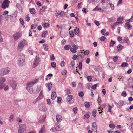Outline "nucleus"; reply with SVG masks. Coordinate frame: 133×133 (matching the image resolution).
I'll use <instances>...</instances> for the list:
<instances>
[{
    "instance_id": "obj_58",
    "label": "nucleus",
    "mask_w": 133,
    "mask_h": 133,
    "mask_svg": "<svg viewBox=\"0 0 133 133\" xmlns=\"http://www.w3.org/2000/svg\"><path fill=\"white\" fill-rule=\"evenodd\" d=\"M47 104L49 105H50L51 104V102H50V100L49 99H48L47 100Z\"/></svg>"
},
{
    "instance_id": "obj_52",
    "label": "nucleus",
    "mask_w": 133,
    "mask_h": 133,
    "mask_svg": "<svg viewBox=\"0 0 133 133\" xmlns=\"http://www.w3.org/2000/svg\"><path fill=\"white\" fill-rule=\"evenodd\" d=\"M82 62H79V65H78V68L80 69H81L82 67Z\"/></svg>"
},
{
    "instance_id": "obj_42",
    "label": "nucleus",
    "mask_w": 133,
    "mask_h": 133,
    "mask_svg": "<svg viewBox=\"0 0 133 133\" xmlns=\"http://www.w3.org/2000/svg\"><path fill=\"white\" fill-rule=\"evenodd\" d=\"M75 65V63L74 61H71L70 64V67H71L74 66Z\"/></svg>"
},
{
    "instance_id": "obj_38",
    "label": "nucleus",
    "mask_w": 133,
    "mask_h": 133,
    "mask_svg": "<svg viewBox=\"0 0 133 133\" xmlns=\"http://www.w3.org/2000/svg\"><path fill=\"white\" fill-rule=\"evenodd\" d=\"M14 115H10L9 118V121L11 122H12L14 120Z\"/></svg>"
},
{
    "instance_id": "obj_51",
    "label": "nucleus",
    "mask_w": 133,
    "mask_h": 133,
    "mask_svg": "<svg viewBox=\"0 0 133 133\" xmlns=\"http://www.w3.org/2000/svg\"><path fill=\"white\" fill-rule=\"evenodd\" d=\"M97 85L98 84H95L91 87V88L93 90H95Z\"/></svg>"
},
{
    "instance_id": "obj_17",
    "label": "nucleus",
    "mask_w": 133,
    "mask_h": 133,
    "mask_svg": "<svg viewBox=\"0 0 133 133\" xmlns=\"http://www.w3.org/2000/svg\"><path fill=\"white\" fill-rule=\"evenodd\" d=\"M56 120L57 122H60L62 119V117L60 115H58L56 116Z\"/></svg>"
},
{
    "instance_id": "obj_48",
    "label": "nucleus",
    "mask_w": 133,
    "mask_h": 133,
    "mask_svg": "<svg viewBox=\"0 0 133 133\" xmlns=\"http://www.w3.org/2000/svg\"><path fill=\"white\" fill-rule=\"evenodd\" d=\"M121 95L122 96L124 97H126L127 95L126 92L125 91H123Z\"/></svg>"
},
{
    "instance_id": "obj_7",
    "label": "nucleus",
    "mask_w": 133,
    "mask_h": 133,
    "mask_svg": "<svg viewBox=\"0 0 133 133\" xmlns=\"http://www.w3.org/2000/svg\"><path fill=\"white\" fill-rule=\"evenodd\" d=\"M21 36V34L18 32H17L13 34V37L14 40L16 41L19 39Z\"/></svg>"
},
{
    "instance_id": "obj_6",
    "label": "nucleus",
    "mask_w": 133,
    "mask_h": 133,
    "mask_svg": "<svg viewBox=\"0 0 133 133\" xmlns=\"http://www.w3.org/2000/svg\"><path fill=\"white\" fill-rule=\"evenodd\" d=\"M6 81V79L4 77H0V90L2 89L4 86V85L3 83Z\"/></svg>"
},
{
    "instance_id": "obj_14",
    "label": "nucleus",
    "mask_w": 133,
    "mask_h": 133,
    "mask_svg": "<svg viewBox=\"0 0 133 133\" xmlns=\"http://www.w3.org/2000/svg\"><path fill=\"white\" fill-rule=\"evenodd\" d=\"M55 130L58 131H60L63 129V127L58 124H55Z\"/></svg>"
},
{
    "instance_id": "obj_37",
    "label": "nucleus",
    "mask_w": 133,
    "mask_h": 133,
    "mask_svg": "<svg viewBox=\"0 0 133 133\" xmlns=\"http://www.w3.org/2000/svg\"><path fill=\"white\" fill-rule=\"evenodd\" d=\"M128 65V64L126 62H123L121 65V66L122 67H125Z\"/></svg>"
},
{
    "instance_id": "obj_63",
    "label": "nucleus",
    "mask_w": 133,
    "mask_h": 133,
    "mask_svg": "<svg viewBox=\"0 0 133 133\" xmlns=\"http://www.w3.org/2000/svg\"><path fill=\"white\" fill-rule=\"evenodd\" d=\"M8 12H9L7 10H5L3 12V15H5L7 14Z\"/></svg>"
},
{
    "instance_id": "obj_40",
    "label": "nucleus",
    "mask_w": 133,
    "mask_h": 133,
    "mask_svg": "<svg viewBox=\"0 0 133 133\" xmlns=\"http://www.w3.org/2000/svg\"><path fill=\"white\" fill-rule=\"evenodd\" d=\"M94 22L97 26H98L100 25V23L99 22L95 20Z\"/></svg>"
},
{
    "instance_id": "obj_18",
    "label": "nucleus",
    "mask_w": 133,
    "mask_h": 133,
    "mask_svg": "<svg viewBox=\"0 0 133 133\" xmlns=\"http://www.w3.org/2000/svg\"><path fill=\"white\" fill-rule=\"evenodd\" d=\"M85 77L87 78L88 81L89 82H90L91 81L92 77L91 76H88L87 74L85 75Z\"/></svg>"
},
{
    "instance_id": "obj_24",
    "label": "nucleus",
    "mask_w": 133,
    "mask_h": 133,
    "mask_svg": "<svg viewBox=\"0 0 133 133\" xmlns=\"http://www.w3.org/2000/svg\"><path fill=\"white\" fill-rule=\"evenodd\" d=\"M58 12L57 11H56V16H58L59 15H60L61 17H63V13H62V11H58Z\"/></svg>"
},
{
    "instance_id": "obj_20",
    "label": "nucleus",
    "mask_w": 133,
    "mask_h": 133,
    "mask_svg": "<svg viewBox=\"0 0 133 133\" xmlns=\"http://www.w3.org/2000/svg\"><path fill=\"white\" fill-rule=\"evenodd\" d=\"M79 29L77 27H76L74 29L75 34L77 36H78L79 34Z\"/></svg>"
},
{
    "instance_id": "obj_57",
    "label": "nucleus",
    "mask_w": 133,
    "mask_h": 133,
    "mask_svg": "<svg viewBox=\"0 0 133 133\" xmlns=\"http://www.w3.org/2000/svg\"><path fill=\"white\" fill-rule=\"evenodd\" d=\"M82 11L83 12L85 13H86L87 12V10L86 8H83Z\"/></svg>"
},
{
    "instance_id": "obj_16",
    "label": "nucleus",
    "mask_w": 133,
    "mask_h": 133,
    "mask_svg": "<svg viewBox=\"0 0 133 133\" xmlns=\"http://www.w3.org/2000/svg\"><path fill=\"white\" fill-rule=\"evenodd\" d=\"M45 115H44L43 116L41 117L39 119V122L40 123L43 122L45 120Z\"/></svg>"
},
{
    "instance_id": "obj_25",
    "label": "nucleus",
    "mask_w": 133,
    "mask_h": 133,
    "mask_svg": "<svg viewBox=\"0 0 133 133\" xmlns=\"http://www.w3.org/2000/svg\"><path fill=\"white\" fill-rule=\"evenodd\" d=\"M47 34L48 32L47 31H44L43 33L41 35L42 37L43 38L45 37Z\"/></svg>"
},
{
    "instance_id": "obj_50",
    "label": "nucleus",
    "mask_w": 133,
    "mask_h": 133,
    "mask_svg": "<svg viewBox=\"0 0 133 133\" xmlns=\"http://www.w3.org/2000/svg\"><path fill=\"white\" fill-rule=\"evenodd\" d=\"M118 60V57L117 56H116L113 58V60L114 62H116Z\"/></svg>"
},
{
    "instance_id": "obj_8",
    "label": "nucleus",
    "mask_w": 133,
    "mask_h": 133,
    "mask_svg": "<svg viewBox=\"0 0 133 133\" xmlns=\"http://www.w3.org/2000/svg\"><path fill=\"white\" fill-rule=\"evenodd\" d=\"M39 108L40 111H45L47 110V108L44 105L42 104H40Z\"/></svg>"
},
{
    "instance_id": "obj_13",
    "label": "nucleus",
    "mask_w": 133,
    "mask_h": 133,
    "mask_svg": "<svg viewBox=\"0 0 133 133\" xmlns=\"http://www.w3.org/2000/svg\"><path fill=\"white\" fill-rule=\"evenodd\" d=\"M92 125V130L94 132H96L97 131V126L96 122L93 123Z\"/></svg>"
},
{
    "instance_id": "obj_34",
    "label": "nucleus",
    "mask_w": 133,
    "mask_h": 133,
    "mask_svg": "<svg viewBox=\"0 0 133 133\" xmlns=\"http://www.w3.org/2000/svg\"><path fill=\"white\" fill-rule=\"evenodd\" d=\"M69 33L70 35V36L71 37H73L74 36V34L73 31H69Z\"/></svg>"
},
{
    "instance_id": "obj_41",
    "label": "nucleus",
    "mask_w": 133,
    "mask_h": 133,
    "mask_svg": "<svg viewBox=\"0 0 133 133\" xmlns=\"http://www.w3.org/2000/svg\"><path fill=\"white\" fill-rule=\"evenodd\" d=\"M117 48L119 51H120L122 48V46L121 45H119L118 46Z\"/></svg>"
},
{
    "instance_id": "obj_28",
    "label": "nucleus",
    "mask_w": 133,
    "mask_h": 133,
    "mask_svg": "<svg viewBox=\"0 0 133 133\" xmlns=\"http://www.w3.org/2000/svg\"><path fill=\"white\" fill-rule=\"evenodd\" d=\"M47 86L48 89L50 90L52 87V84L51 83H49L48 84Z\"/></svg>"
},
{
    "instance_id": "obj_26",
    "label": "nucleus",
    "mask_w": 133,
    "mask_h": 133,
    "mask_svg": "<svg viewBox=\"0 0 133 133\" xmlns=\"http://www.w3.org/2000/svg\"><path fill=\"white\" fill-rule=\"evenodd\" d=\"M43 47L44 49L45 50L48 51L49 48V46L47 44H43Z\"/></svg>"
},
{
    "instance_id": "obj_60",
    "label": "nucleus",
    "mask_w": 133,
    "mask_h": 133,
    "mask_svg": "<svg viewBox=\"0 0 133 133\" xmlns=\"http://www.w3.org/2000/svg\"><path fill=\"white\" fill-rule=\"evenodd\" d=\"M67 71L65 70H63L62 72V75H65L66 74Z\"/></svg>"
},
{
    "instance_id": "obj_31",
    "label": "nucleus",
    "mask_w": 133,
    "mask_h": 133,
    "mask_svg": "<svg viewBox=\"0 0 133 133\" xmlns=\"http://www.w3.org/2000/svg\"><path fill=\"white\" fill-rule=\"evenodd\" d=\"M97 112V110H94L92 113V115L94 117H95L96 116V113Z\"/></svg>"
},
{
    "instance_id": "obj_43",
    "label": "nucleus",
    "mask_w": 133,
    "mask_h": 133,
    "mask_svg": "<svg viewBox=\"0 0 133 133\" xmlns=\"http://www.w3.org/2000/svg\"><path fill=\"white\" fill-rule=\"evenodd\" d=\"M115 44V42L113 41L112 40H111V41L110 43V44L109 46L110 47L111 46H113V45Z\"/></svg>"
},
{
    "instance_id": "obj_9",
    "label": "nucleus",
    "mask_w": 133,
    "mask_h": 133,
    "mask_svg": "<svg viewBox=\"0 0 133 133\" xmlns=\"http://www.w3.org/2000/svg\"><path fill=\"white\" fill-rule=\"evenodd\" d=\"M10 84L13 90L16 89L17 84L15 81L13 80L11 81L10 82Z\"/></svg>"
},
{
    "instance_id": "obj_11",
    "label": "nucleus",
    "mask_w": 133,
    "mask_h": 133,
    "mask_svg": "<svg viewBox=\"0 0 133 133\" xmlns=\"http://www.w3.org/2000/svg\"><path fill=\"white\" fill-rule=\"evenodd\" d=\"M72 47H71L70 50L73 53L76 52V49L78 48L77 46L75 44H73L72 45Z\"/></svg>"
},
{
    "instance_id": "obj_35",
    "label": "nucleus",
    "mask_w": 133,
    "mask_h": 133,
    "mask_svg": "<svg viewBox=\"0 0 133 133\" xmlns=\"http://www.w3.org/2000/svg\"><path fill=\"white\" fill-rule=\"evenodd\" d=\"M71 46L70 45H68L65 46L64 47V49L66 50H68L70 48Z\"/></svg>"
},
{
    "instance_id": "obj_21",
    "label": "nucleus",
    "mask_w": 133,
    "mask_h": 133,
    "mask_svg": "<svg viewBox=\"0 0 133 133\" xmlns=\"http://www.w3.org/2000/svg\"><path fill=\"white\" fill-rule=\"evenodd\" d=\"M125 26L127 27V29L131 28H132V26L130 24L129 22H127L125 24Z\"/></svg>"
},
{
    "instance_id": "obj_54",
    "label": "nucleus",
    "mask_w": 133,
    "mask_h": 133,
    "mask_svg": "<svg viewBox=\"0 0 133 133\" xmlns=\"http://www.w3.org/2000/svg\"><path fill=\"white\" fill-rule=\"evenodd\" d=\"M65 64V63L64 61H62L60 63V65L61 66H64Z\"/></svg>"
},
{
    "instance_id": "obj_22",
    "label": "nucleus",
    "mask_w": 133,
    "mask_h": 133,
    "mask_svg": "<svg viewBox=\"0 0 133 133\" xmlns=\"http://www.w3.org/2000/svg\"><path fill=\"white\" fill-rule=\"evenodd\" d=\"M45 127L44 125H43L41 128L39 133H45Z\"/></svg>"
},
{
    "instance_id": "obj_12",
    "label": "nucleus",
    "mask_w": 133,
    "mask_h": 133,
    "mask_svg": "<svg viewBox=\"0 0 133 133\" xmlns=\"http://www.w3.org/2000/svg\"><path fill=\"white\" fill-rule=\"evenodd\" d=\"M39 59L38 58H37V56L36 57V58L34 61V62L33 64L35 66H33V67L34 68L36 67L38 65L39 63Z\"/></svg>"
},
{
    "instance_id": "obj_3",
    "label": "nucleus",
    "mask_w": 133,
    "mask_h": 133,
    "mask_svg": "<svg viewBox=\"0 0 133 133\" xmlns=\"http://www.w3.org/2000/svg\"><path fill=\"white\" fill-rule=\"evenodd\" d=\"M10 69L8 68H5L0 70V76H3L8 74L10 71Z\"/></svg>"
},
{
    "instance_id": "obj_23",
    "label": "nucleus",
    "mask_w": 133,
    "mask_h": 133,
    "mask_svg": "<svg viewBox=\"0 0 133 133\" xmlns=\"http://www.w3.org/2000/svg\"><path fill=\"white\" fill-rule=\"evenodd\" d=\"M72 98V96L71 95H69L67 98L66 99L68 102L70 101Z\"/></svg>"
},
{
    "instance_id": "obj_1",
    "label": "nucleus",
    "mask_w": 133,
    "mask_h": 133,
    "mask_svg": "<svg viewBox=\"0 0 133 133\" xmlns=\"http://www.w3.org/2000/svg\"><path fill=\"white\" fill-rule=\"evenodd\" d=\"M28 43L24 39L21 41H19L18 44L17 48V51L19 52H20L23 49L25 45H27Z\"/></svg>"
},
{
    "instance_id": "obj_30",
    "label": "nucleus",
    "mask_w": 133,
    "mask_h": 133,
    "mask_svg": "<svg viewBox=\"0 0 133 133\" xmlns=\"http://www.w3.org/2000/svg\"><path fill=\"white\" fill-rule=\"evenodd\" d=\"M123 22L121 21L116 22H115L114 24V26H116L117 25H118L119 24H122Z\"/></svg>"
},
{
    "instance_id": "obj_4",
    "label": "nucleus",
    "mask_w": 133,
    "mask_h": 133,
    "mask_svg": "<svg viewBox=\"0 0 133 133\" xmlns=\"http://www.w3.org/2000/svg\"><path fill=\"white\" fill-rule=\"evenodd\" d=\"M101 1L102 3V7L105 8H108L111 2V1L109 0H101Z\"/></svg>"
},
{
    "instance_id": "obj_2",
    "label": "nucleus",
    "mask_w": 133,
    "mask_h": 133,
    "mask_svg": "<svg viewBox=\"0 0 133 133\" xmlns=\"http://www.w3.org/2000/svg\"><path fill=\"white\" fill-rule=\"evenodd\" d=\"M18 64L20 66H23L25 64V55L24 54L21 53L18 56Z\"/></svg>"
},
{
    "instance_id": "obj_10",
    "label": "nucleus",
    "mask_w": 133,
    "mask_h": 133,
    "mask_svg": "<svg viewBox=\"0 0 133 133\" xmlns=\"http://www.w3.org/2000/svg\"><path fill=\"white\" fill-rule=\"evenodd\" d=\"M36 83L35 81H31L27 83V84L26 89H28L29 88H30L33 85Z\"/></svg>"
},
{
    "instance_id": "obj_44",
    "label": "nucleus",
    "mask_w": 133,
    "mask_h": 133,
    "mask_svg": "<svg viewBox=\"0 0 133 133\" xmlns=\"http://www.w3.org/2000/svg\"><path fill=\"white\" fill-rule=\"evenodd\" d=\"M37 26V24H32V25L31 26V28L32 29H34Z\"/></svg>"
},
{
    "instance_id": "obj_27",
    "label": "nucleus",
    "mask_w": 133,
    "mask_h": 133,
    "mask_svg": "<svg viewBox=\"0 0 133 133\" xmlns=\"http://www.w3.org/2000/svg\"><path fill=\"white\" fill-rule=\"evenodd\" d=\"M29 11L31 14H35L36 13L35 10L33 8H30L29 9Z\"/></svg>"
},
{
    "instance_id": "obj_61",
    "label": "nucleus",
    "mask_w": 133,
    "mask_h": 133,
    "mask_svg": "<svg viewBox=\"0 0 133 133\" xmlns=\"http://www.w3.org/2000/svg\"><path fill=\"white\" fill-rule=\"evenodd\" d=\"M109 5H110L111 8L112 10H113L114 9V6L113 4H112L111 3H110Z\"/></svg>"
},
{
    "instance_id": "obj_39",
    "label": "nucleus",
    "mask_w": 133,
    "mask_h": 133,
    "mask_svg": "<svg viewBox=\"0 0 133 133\" xmlns=\"http://www.w3.org/2000/svg\"><path fill=\"white\" fill-rule=\"evenodd\" d=\"M21 23L22 24V25L23 26V27H25L24 25V22L23 19L22 18H20L19 19Z\"/></svg>"
},
{
    "instance_id": "obj_33",
    "label": "nucleus",
    "mask_w": 133,
    "mask_h": 133,
    "mask_svg": "<svg viewBox=\"0 0 133 133\" xmlns=\"http://www.w3.org/2000/svg\"><path fill=\"white\" fill-rule=\"evenodd\" d=\"M42 26L44 28H47L49 26V24L48 23H44L42 24Z\"/></svg>"
},
{
    "instance_id": "obj_19",
    "label": "nucleus",
    "mask_w": 133,
    "mask_h": 133,
    "mask_svg": "<svg viewBox=\"0 0 133 133\" xmlns=\"http://www.w3.org/2000/svg\"><path fill=\"white\" fill-rule=\"evenodd\" d=\"M56 97V92H52L51 95V99L53 100H54Z\"/></svg>"
},
{
    "instance_id": "obj_59",
    "label": "nucleus",
    "mask_w": 133,
    "mask_h": 133,
    "mask_svg": "<svg viewBox=\"0 0 133 133\" xmlns=\"http://www.w3.org/2000/svg\"><path fill=\"white\" fill-rule=\"evenodd\" d=\"M29 14H27L26 15V20L27 22H29L30 20V18L29 17Z\"/></svg>"
},
{
    "instance_id": "obj_5",
    "label": "nucleus",
    "mask_w": 133,
    "mask_h": 133,
    "mask_svg": "<svg viewBox=\"0 0 133 133\" xmlns=\"http://www.w3.org/2000/svg\"><path fill=\"white\" fill-rule=\"evenodd\" d=\"M9 2L8 0H4L1 4V7L3 9L8 7L9 6Z\"/></svg>"
},
{
    "instance_id": "obj_29",
    "label": "nucleus",
    "mask_w": 133,
    "mask_h": 133,
    "mask_svg": "<svg viewBox=\"0 0 133 133\" xmlns=\"http://www.w3.org/2000/svg\"><path fill=\"white\" fill-rule=\"evenodd\" d=\"M85 107L87 108H89V107L90 104L88 102H85L84 103Z\"/></svg>"
},
{
    "instance_id": "obj_49",
    "label": "nucleus",
    "mask_w": 133,
    "mask_h": 133,
    "mask_svg": "<svg viewBox=\"0 0 133 133\" xmlns=\"http://www.w3.org/2000/svg\"><path fill=\"white\" fill-rule=\"evenodd\" d=\"M106 38L104 36H102L100 38V40L101 41H104L105 39Z\"/></svg>"
},
{
    "instance_id": "obj_64",
    "label": "nucleus",
    "mask_w": 133,
    "mask_h": 133,
    "mask_svg": "<svg viewBox=\"0 0 133 133\" xmlns=\"http://www.w3.org/2000/svg\"><path fill=\"white\" fill-rule=\"evenodd\" d=\"M89 53V50H87L84 51V54L85 55H87Z\"/></svg>"
},
{
    "instance_id": "obj_45",
    "label": "nucleus",
    "mask_w": 133,
    "mask_h": 133,
    "mask_svg": "<svg viewBox=\"0 0 133 133\" xmlns=\"http://www.w3.org/2000/svg\"><path fill=\"white\" fill-rule=\"evenodd\" d=\"M74 113L75 114H76L77 112V107H76L73 109V110Z\"/></svg>"
},
{
    "instance_id": "obj_32",
    "label": "nucleus",
    "mask_w": 133,
    "mask_h": 133,
    "mask_svg": "<svg viewBox=\"0 0 133 133\" xmlns=\"http://www.w3.org/2000/svg\"><path fill=\"white\" fill-rule=\"evenodd\" d=\"M11 17V15H7L5 17V19L6 20L8 21L10 18Z\"/></svg>"
},
{
    "instance_id": "obj_46",
    "label": "nucleus",
    "mask_w": 133,
    "mask_h": 133,
    "mask_svg": "<svg viewBox=\"0 0 133 133\" xmlns=\"http://www.w3.org/2000/svg\"><path fill=\"white\" fill-rule=\"evenodd\" d=\"M51 66L52 67L54 68L56 67V63L55 62H52L51 63Z\"/></svg>"
},
{
    "instance_id": "obj_15",
    "label": "nucleus",
    "mask_w": 133,
    "mask_h": 133,
    "mask_svg": "<svg viewBox=\"0 0 133 133\" xmlns=\"http://www.w3.org/2000/svg\"><path fill=\"white\" fill-rule=\"evenodd\" d=\"M19 128L20 129H22V130H26V127L25 125L22 124L19 125Z\"/></svg>"
},
{
    "instance_id": "obj_47",
    "label": "nucleus",
    "mask_w": 133,
    "mask_h": 133,
    "mask_svg": "<svg viewBox=\"0 0 133 133\" xmlns=\"http://www.w3.org/2000/svg\"><path fill=\"white\" fill-rule=\"evenodd\" d=\"M78 95L81 97H82L83 96L84 94L83 92L80 91L79 92Z\"/></svg>"
},
{
    "instance_id": "obj_53",
    "label": "nucleus",
    "mask_w": 133,
    "mask_h": 133,
    "mask_svg": "<svg viewBox=\"0 0 133 133\" xmlns=\"http://www.w3.org/2000/svg\"><path fill=\"white\" fill-rule=\"evenodd\" d=\"M28 89L29 90H28V89H27V90L28 91L29 93H30L31 94L32 93H33V90L32 88H31V89H30V88H29Z\"/></svg>"
},
{
    "instance_id": "obj_55",
    "label": "nucleus",
    "mask_w": 133,
    "mask_h": 133,
    "mask_svg": "<svg viewBox=\"0 0 133 133\" xmlns=\"http://www.w3.org/2000/svg\"><path fill=\"white\" fill-rule=\"evenodd\" d=\"M109 126L112 128H114L115 127V125L114 124H111L109 125Z\"/></svg>"
},
{
    "instance_id": "obj_62",
    "label": "nucleus",
    "mask_w": 133,
    "mask_h": 133,
    "mask_svg": "<svg viewBox=\"0 0 133 133\" xmlns=\"http://www.w3.org/2000/svg\"><path fill=\"white\" fill-rule=\"evenodd\" d=\"M62 98L60 97H58L57 99V101L58 103H59L61 101Z\"/></svg>"
},
{
    "instance_id": "obj_56",
    "label": "nucleus",
    "mask_w": 133,
    "mask_h": 133,
    "mask_svg": "<svg viewBox=\"0 0 133 133\" xmlns=\"http://www.w3.org/2000/svg\"><path fill=\"white\" fill-rule=\"evenodd\" d=\"M55 59V57L54 56V55L52 54L51 56H50V60L51 61H54Z\"/></svg>"
},
{
    "instance_id": "obj_36",
    "label": "nucleus",
    "mask_w": 133,
    "mask_h": 133,
    "mask_svg": "<svg viewBox=\"0 0 133 133\" xmlns=\"http://www.w3.org/2000/svg\"><path fill=\"white\" fill-rule=\"evenodd\" d=\"M25 131L19 128L18 133H25Z\"/></svg>"
}]
</instances>
